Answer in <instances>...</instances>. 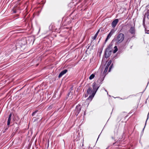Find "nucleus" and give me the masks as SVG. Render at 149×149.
<instances>
[{
  "instance_id": "nucleus-34",
  "label": "nucleus",
  "mask_w": 149,
  "mask_h": 149,
  "mask_svg": "<svg viewBox=\"0 0 149 149\" xmlns=\"http://www.w3.org/2000/svg\"><path fill=\"white\" fill-rule=\"evenodd\" d=\"M146 31H149V30H146Z\"/></svg>"
},
{
  "instance_id": "nucleus-25",
  "label": "nucleus",
  "mask_w": 149,
  "mask_h": 149,
  "mask_svg": "<svg viewBox=\"0 0 149 149\" xmlns=\"http://www.w3.org/2000/svg\"><path fill=\"white\" fill-rule=\"evenodd\" d=\"M8 129V127L5 128V131H3V133H4Z\"/></svg>"
},
{
  "instance_id": "nucleus-15",
  "label": "nucleus",
  "mask_w": 149,
  "mask_h": 149,
  "mask_svg": "<svg viewBox=\"0 0 149 149\" xmlns=\"http://www.w3.org/2000/svg\"><path fill=\"white\" fill-rule=\"evenodd\" d=\"M144 16H145V17L146 16L147 18L149 19V10H147Z\"/></svg>"
},
{
  "instance_id": "nucleus-2",
  "label": "nucleus",
  "mask_w": 149,
  "mask_h": 149,
  "mask_svg": "<svg viewBox=\"0 0 149 149\" xmlns=\"http://www.w3.org/2000/svg\"><path fill=\"white\" fill-rule=\"evenodd\" d=\"M125 36L123 34L120 33L118 34L113 40V41H115L117 44H119L123 42L124 40Z\"/></svg>"
},
{
  "instance_id": "nucleus-1",
  "label": "nucleus",
  "mask_w": 149,
  "mask_h": 149,
  "mask_svg": "<svg viewBox=\"0 0 149 149\" xmlns=\"http://www.w3.org/2000/svg\"><path fill=\"white\" fill-rule=\"evenodd\" d=\"M100 86V84H97L95 82H94L93 84V93L92 95H91L89 96L86 99V100H88V101H89V102H91L92 100Z\"/></svg>"
},
{
  "instance_id": "nucleus-33",
  "label": "nucleus",
  "mask_w": 149,
  "mask_h": 149,
  "mask_svg": "<svg viewBox=\"0 0 149 149\" xmlns=\"http://www.w3.org/2000/svg\"><path fill=\"white\" fill-rule=\"evenodd\" d=\"M146 33H147V34H149V33H148V32H146Z\"/></svg>"
},
{
  "instance_id": "nucleus-17",
  "label": "nucleus",
  "mask_w": 149,
  "mask_h": 149,
  "mask_svg": "<svg viewBox=\"0 0 149 149\" xmlns=\"http://www.w3.org/2000/svg\"><path fill=\"white\" fill-rule=\"evenodd\" d=\"M99 31H100V29H99L97 31V33H96L95 34V36H94V37L93 38V40H95L96 39V38L97 37V35H98V34L99 33Z\"/></svg>"
},
{
  "instance_id": "nucleus-6",
  "label": "nucleus",
  "mask_w": 149,
  "mask_h": 149,
  "mask_svg": "<svg viewBox=\"0 0 149 149\" xmlns=\"http://www.w3.org/2000/svg\"><path fill=\"white\" fill-rule=\"evenodd\" d=\"M134 26H134H131L129 30L130 33L132 35H134L135 33V30Z\"/></svg>"
},
{
  "instance_id": "nucleus-36",
  "label": "nucleus",
  "mask_w": 149,
  "mask_h": 149,
  "mask_svg": "<svg viewBox=\"0 0 149 149\" xmlns=\"http://www.w3.org/2000/svg\"><path fill=\"white\" fill-rule=\"evenodd\" d=\"M100 136V135H99L98 137H99Z\"/></svg>"
},
{
  "instance_id": "nucleus-12",
  "label": "nucleus",
  "mask_w": 149,
  "mask_h": 149,
  "mask_svg": "<svg viewBox=\"0 0 149 149\" xmlns=\"http://www.w3.org/2000/svg\"><path fill=\"white\" fill-rule=\"evenodd\" d=\"M104 77H101L97 81V83H99V84H102V81L104 80Z\"/></svg>"
},
{
  "instance_id": "nucleus-37",
  "label": "nucleus",
  "mask_w": 149,
  "mask_h": 149,
  "mask_svg": "<svg viewBox=\"0 0 149 149\" xmlns=\"http://www.w3.org/2000/svg\"><path fill=\"white\" fill-rule=\"evenodd\" d=\"M100 136V135H99L98 137H99Z\"/></svg>"
},
{
  "instance_id": "nucleus-39",
  "label": "nucleus",
  "mask_w": 149,
  "mask_h": 149,
  "mask_svg": "<svg viewBox=\"0 0 149 149\" xmlns=\"http://www.w3.org/2000/svg\"><path fill=\"white\" fill-rule=\"evenodd\" d=\"M72 20H73V19H74V18H72Z\"/></svg>"
},
{
  "instance_id": "nucleus-30",
  "label": "nucleus",
  "mask_w": 149,
  "mask_h": 149,
  "mask_svg": "<svg viewBox=\"0 0 149 149\" xmlns=\"http://www.w3.org/2000/svg\"><path fill=\"white\" fill-rule=\"evenodd\" d=\"M40 28H39V31H38V32H40Z\"/></svg>"
},
{
  "instance_id": "nucleus-21",
  "label": "nucleus",
  "mask_w": 149,
  "mask_h": 149,
  "mask_svg": "<svg viewBox=\"0 0 149 149\" xmlns=\"http://www.w3.org/2000/svg\"><path fill=\"white\" fill-rule=\"evenodd\" d=\"M111 60H110L108 62V63H107V65L109 66L111 64Z\"/></svg>"
},
{
  "instance_id": "nucleus-13",
  "label": "nucleus",
  "mask_w": 149,
  "mask_h": 149,
  "mask_svg": "<svg viewBox=\"0 0 149 149\" xmlns=\"http://www.w3.org/2000/svg\"><path fill=\"white\" fill-rule=\"evenodd\" d=\"M121 141V139L119 138L117 141H115V142L113 143L112 145H118V143H120V142Z\"/></svg>"
},
{
  "instance_id": "nucleus-7",
  "label": "nucleus",
  "mask_w": 149,
  "mask_h": 149,
  "mask_svg": "<svg viewBox=\"0 0 149 149\" xmlns=\"http://www.w3.org/2000/svg\"><path fill=\"white\" fill-rule=\"evenodd\" d=\"M118 22V19H116L114 20L111 23V26L113 28L115 27L116 25Z\"/></svg>"
},
{
  "instance_id": "nucleus-24",
  "label": "nucleus",
  "mask_w": 149,
  "mask_h": 149,
  "mask_svg": "<svg viewBox=\"0 0 149 149\" xmlns=\"http://www.w3.org/2000/svg\"><path fill=\"white\" fill-rule=\"evenodd\" d=\"M88 95H89L87 93H86L85 95V97H88Z\"/></svg>"
},
{
  "instance_id": "nucleus-35",
  "label": "nucleus",
  "mask_w": 149,
  "mask_h": 149,
  "mask_svg": "<svg viewBox=\"0 0 149 149\" xmlns=\"http://www.w3.org/2000/svg\"><path fill=\"white\" fill-rule=\"evenodd\" d=\"M101 75H102V73H101Z\"/></svg>"
},
{
  "instance_id": "nucleus-38",
  "label": "nucleus",
  "mask_w": 149,
  "mask_h": 149,
  "mask_svg": "<svg viewBox=\"0 0 149 149\" xmlns=\"http://www.w3.org/2000/svg\"><path fill=\"white\" fill-rule=\"evenodd\" d=\"M100 136V135H99L98 137H99Z\"/></svg>"
},
{
  "instance_id": "nucleus-19",
  "label": "nucleus",
  "mask_w": 149,
  "mask_h": 149,
  "mask_svg": "<svg viewBox=\"0 0 149 149\" xmlns=\"http://www.w3.org/2000/svg\"><path fill=\"white\" fill-rule=\"evenodd\" d=\"M114 50L113 51V53H115L118 51V48L116 46H115L114 47Z\"/></svg>"
},
{
  "instance_id": "nucleus-28",
  "label": "nucleus",
  "mask_w": 149,
  "mask_h": 149,
  "mask_svg": "<svg viewBox=\"0 0 149 149\" xmlns=\"http://www.w3.org/2000/svg\"><path fill=\"white\" fill-rule=\"evenodd\" d=\"M111 138H112L113 139H114V140H115V141H116V140H115V138H114L113 137V136H112V137H111Z\"/></svg>"
},
{
  "instance_id": "nucleus-3",
  "label": "nucleus",
  "mask_w": 149,
  "mask_h": 149,
  "mask_svg": "<svg viewBox=\"0 0 149 149\" xmlns=\"http://www.w3.org/2000/svg\"><path fill=\"white\" fill-rule=\"evenodd\" d=\"M81 108V107L80 104H78L76 106L75 109L74 111V113L75 115H76V116H77L80 113Z\"/></svg>"
},
{
  "instance_id": "nucleus-27",
  "label": "nucleus",
  "mask_w": 149,
  "mask_h": 149,
  "mask_svg": "<svg viewBox=\"0 0 149 149\" xmlns=\"http://www.w3.org/2000/svg\"><path fill=\"white\" fill-rule=\"evenodd\" d=\"M109 66L107 65L106 66L105 68H107V69H108V68Z\"/></svg>"
},
{
  "instance_id": "nucleus-20",
  "label": "nucleus",
  "mask_w": 149,
  "mask_h": 149,
  "mask_svg": "<svg viewBox=\"0 0 149 149\" xmlns=\"http://www.w3.org/2000/svg\"><path fill=\"white\" fill-rule=\"evenodd\" d=\"M113 66V64L112 63L111 65L110 66V67L109 68V72L110 71L111 69V68H112Z\"/></svg>"
},
{
  "instance_id": "nucleus-32",
  "label": "nucleus",
  "mask_w": 149,
  "mask_h": 149,
  "mask_svg": "<svg viewBox=\"0 0 149 149\" xmlns=\"http://www.w3.org/2000/svg\"><path fill=\"white\" fill-rule=\"evenodd\" d=\"M144 128H145V127H144V128H143V130H142V131H143L144 130Z\"/></svg>"
},
{
  "instance_id": "nucleus-5",
  "label": "nucleus",
  "mask_w": 149,
  "mask_h": 149,
  "mask_svg": "<svg viewBox=\"0 0 149 149\" xmlns=\"http://www.w3.org/2000/svg\"><path fill=\"white\" fill-rule=\"evenodd\" d=\"M111 50H109V48H107L104 53V56L105 58H108L111 55Z\"/></svg>"
},
{
  "instance_id": "nucleus-11",
  "label": "nucleus",
  "mask_w": 149,
  "mask_h": 149,
  "mask_svg": "<svg viewBox=\"0 0 149 149\" xmlns=\"http://www.w3.org/2000/svg\"><path fill=\"white\" fill-rule=\"evenodd\" d=\"M11 116H12V114H11V113H10L8 119L7 124L8 125H9L10 124V122L11 120Z\"/></svg>"
},
{
  "instance_id": "nucleus-8",
  "label": "nucleus",
  "mask_w": 149,
  "mask_h": 149,
  "mask_svg": "<svg viewBox=\"0 0 149 149\" xmlns=\"http://www.w3.org/2000/svg\"><path fill=\"white\" fill-rule=\"evenodd\" d=\"M68 71L67 69H65L63 71H62L58 75V77H61L63 75L65 74Z\"/></svg>"
},
{
  "instance_id": "nucleus-9",
  "label": "nucleus",
  "mask_w": 149,
  "mask_h": 149,
  "mask_svg": "<svg viewBox=\"0 0 149 149\" xmlns=\"http://www.w3.org/2000/svg\"><path fill=\"white\" fill-rule=\"evenodd\" d=\"M113 32L111 30L107 35V38L105 40V41L106 42L107 40L111 37L112 35L113 34Z\"/></svg>"
},
{
  "instance_id": "nucleus-31",
  "label": "nucleus",
  "mask_w": 149,
  "mask_h": 149,
  "mask_svg": "<svg viewBox=\"0 0 149 149\" xmlns=\"http://www.w3.org/2000/svg\"><path fill=\"white\" fill-rule=\"evenodd\" d=\"M14 13H16V11L14 10Z\"/></svg>"
},
{
  "instance_id": "nucleus-26",
  "label": "nucleus",
  "mask_w": 149,
  "mask_h": 149,
  "mask_svg": "<svg viewBox=\"0 0 149 149\" xmlns=\"http://www.w3.org/2000/svg\"><path fill=\"white\" fill-rule=\"evenodd\" d=\"M149 112L148 113V115H147V120H147L148 119V118H149Z\"/></svg>"
},
{
  "instance_id": "nucleus-22",
  "label": "nucleus",
  "mask_w": 149,
  "mask_h": 149,
  "mask_svg": "<svg viewBox=\"0 0 149 149\" xmlns=\"http://www.w3.org/2000/svg\"><path fill=\"white\" fill-rule=\"evenodd\" d=\"M38 112V111H36L33 112L32 114V116H35V114Z\"/></svg>"
},
{
  "instance_id": "nucleus-16",
  "label": "nucleus",
  "mask_w": 149,
  "mask_h": 149,
  "mask_svg": "<svg viewBox=\"0 0 149 149\" xmlns=\"http://www.w3.org/2000/svg\"><path fill=\"white\" fill-rule=\"evenodd\" d=\"M107 68H105L104 71L103 73L102 77L104 76V77L107 74Z\"/></svg>"
},
{
  "instance_id": "nucleus-4",
  "label": "nucleus",
  "mask_w": 149,
  "mask_h": 149,
  "mask_svg": "<svg viewBox=\"0 0 149 149\" xmlns=\"http://www.w3.org/2000/svg\"><path fill=\"white\" fill-rule=\"evenodd\" d=\"M26 42L24 39H21L18 41L16 44V46H19L22 47L23 45H25L26 44Z\"/></svg>"
},
{
  "instance_id": "nucleus-18",
  "label": "nucleus",
  "mask_w": 149,
  "mask_h": 149,
  "mask_svg": "<svg viewBox=\"0 0 149 149\" xmlns=\"http://www.w3.org/2000/svg\"><path fill=\"white\" fill-rule=\"evenodd\" d=\"M95 76V75L94 74H93L90 76L89 77V79L90 80H91Z\"/></svg>"
},
{
  "instance_id": "nucleus-14",
  "label": "nucleus",
  "mask_w": 149,
  "mask_h": 149,
  "mask_svg": "<svg viewBox=\"0 0 149 149\" xmlns=\"http://www.w3.org/2000/svg\"><path fill=\"white\" fill-rule=\"evenodd\" d=\"M145 16H144V17L143 18V25L144 26V27L145 28V31L146 32V28H145Z\"/></svg>"
},
{
  "instance_id": "nucleus-29",
  "label": "nucleus",
  "mask_w": 149,
  "mask_h": 149,
  "mask_svg": "<svg viewBox=\"0 0 149 149\" xmlns=\"http://www.w3.org/2000/svg\"><path fill=\"white\" fill-rule=\"evenodd\" d=\"M104 90H105V91L107 93V95H108V93L107 90L106 89H105L104 88Z\"/></svg>"
},
{
  "instance_id": "nucleus-10",
  "label": "nucleus",
  "mask_w": 149,
  "mask_h": 149,
  "mask_svg": "<svg viewBox=\"0 0 149 149\" xmlns=\"http://www.w3.org/2000/svg\"><path fill=\"white\" fill-rule=\"evenodd\" d=\"M93 93V91L91 87H90L87 90V93L88 94H91L92 95Z\"/></svg>"
},
{
  "instance_id": "nucleus-23",
  "label": "nucleus",
  "mask_w": 149,
  "mask_h": 149,
  "mask_svg": "<svg viewBox=\"0 0 149 149\" xmlns=\"http://www.w3.org/2000/svg\"><path fill=\"white\" fill-rule=\"evenodd\" d=\"M111 47H112V45L111 44H110L107 48H109V50H111L110 49Z\"/></svg>"
}]
</instances>
